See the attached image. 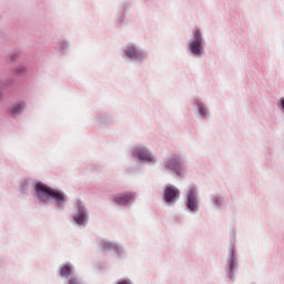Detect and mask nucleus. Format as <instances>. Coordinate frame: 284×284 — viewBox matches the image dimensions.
<instances>
[{
    "label": "nucleus",
    "mask_w": 284,
    "mask_h": 284,
    "mask_svg": "<svg viewBox=\"0 0 284 284\" xmlns=\"http://www.w3.org/2000/svg\"><path fill=\"white\" fill-rule=\"evenodd\" d=\"M34 191L37 192L38 199L42 202H45L48 199H53L58 202V205H63L65 202V195L61 191L51 189L44 183L38 182Z\"/></svg>",
    "instance_id": "obj_1"
},
{
    "label": "nucleus",
    "mask_w": 284,
    "mask_h": 284,
    "mask_svg": "<svg viewBox=\"0 0 284 284\" xmlns=\"http://www.w3.org/2000/svg\"><path fill=\"white\" fill-rule=\"evenodd\" d=\"M202 37L201 31L196 30L194 31V40L191 42V52H193L194 55H200L202 51Z\"/></svg>",
    "instance_id": "obj_2"
},
{
    "label": "nucleus",
    "mask_w": 284,
    "mask_h": 284,
    "mask_svg": "<svg viewBox=\"0 0 284 284\" xmlns=\"http://www.w3.org/2000/svg\"><path fill=\"white\" fill-rule=\"evenodd\" d=\"M180 197V191L176 187L168 186L164 191V201L168 203H173Z\"/></svg>",
    "instance_id": "obj_3"
},
{
    "label": "nucleus",
    "mask_w": 284,
    "mask_h": 284,
    "mask_svg": "<svg viewBox=\"0 0 284 284\" xmlns=\"http://www.w3.org/2000/svg\"><path fill=\"white\" fill-rule=\"evenodd\" d=\"M186 207L191 210V212H196L199 210L196 194L193 190L189 191V195L186 197Z\"/></svg>",
    "instance_id": "obj_4"
},
{
    "label": "nucleus",
    "mask_w": 284,
    "mask_h": 284,
    "mask_svg": "<svg viewBox=\"0 0 284 284\" xmlns=\"http://www.w3.org/2000/svg\"><path fill=\"white\" fill-rule=\"evenodd\" d=\"M125 57L130 58L131 60H141L143 59V53L139 52L133 45H129L125 48Z\"/></svg>",
    "instance_id": "obj_5"
},
{
    "label": "nucleus",
    "mask_w": 284,
    "mask_h": 284,
    "mask_svg": "<svg viewBox=\"0 0 284 284\" xmlns=\"http://www.w3.org/2000/svg\"><path fill=\"white\" fill-rule=\"evenodd\" d=\"M131 201H133V194L132 193L118 194L116 197H114V202L118 205H125Z\"/></svg>",
    "instance_id": "obj_6"
},
{
    "label": "nucleus",
    "mask_w": 284,
    "mask_h": 284,
    "mask_svg": "<svg viewBox=\"0 0 284 284\" xmlns=\"http://www.w3.org/2000/svg\"><path fill=\"white\" fill-rule=\"evenodd\" d=\"M24 109H26V102H19V103L13 104L10 108V113L13 116H18L19 114H21V112H23Z\"/></svg>",
    "instance_id": "obj_7"
},
{
    "label": "nucleus",
    "mask_w": 284,
    "mask_h": 284,
    "mask_svg": "<svg viewBox=\"0 0 284 284\" xmlns=\"http://www.w3.org/2000/svg\"><path fill=\"white\" fill-rule=\"evenodd\" d=\"M133 155L141 161L152 162V156L149 151H133Z\"/></svg>",
    "instance_id": "obj_8"
},
{
    "label": "nucleus",
    "mask_w": 284,
    "mask_h": 284,
    "mask_svg": "<svg viewBox=\"0 0 284 284\" xmlns=\"http://www.w3.org/2000/svg\"><path fill=\"white\" fill-rule=\"evenodd\" d=\"M84 220H85L84 210H82V209L78 210V213L74 215V222L78 225H82L84 223Z\"/></svg>",
    "instance_id": "obj_9"
},
{
    "label": "nucleus",
    "mask_w": 284,
    "mask_h": 284,
    "mask_svg": "<svg viewBox=\"0 0 284 284\" xmlns=\"http://www.w3.org/2000/svg\"><path fill=\"white\" fill-rule=\"evenodd\" d=\"M168 169L172 170L173 172L180 173V162L175 159L170 160Z\"/></svg>",
    "instance_id": "obj_10"
},
{
    "label": "nucleus",
    "mask_w": 284,
    "mask_h": 284,
    "mask_svg": "<svg viewBox=\"0 0 284 284\" xmlns=\"http://www.w3.org/2000/svg\"><path fill=\"white\" fill-rule=\"evenodd\" d=\"M61 276H63L64 278H69V276H71V267L64 265L63 268H61Z\"/></svg>",
    "instance_id": "obj_11"
},
{
    "label": "nucleus",
    "mask_w": 284,
    "mask_h": 284,
    "mask_svg": "<svg viewBox=\"0 0 284 284\" xmlns=\"http://www.w3.org/2000/svg\"><path fill=\"white\" fill-rule=\"evenodd\" d=\"M103 250H118V247L111 242H104Z\"/></svg>",
    "instance_id": "obj_12"
},
{
    "label": "nucleus",
    "mask_w": 284,
    "mask_h": 284,
    "mask_svg": "<svg viewBox=\"0 0 284 284\" xmlns=\"http://www.w3.org/2000/svg\"><path fill=\"white\" fill-rule=\"evenodd\" d=\"M69 284H79V281L74 277H71V280H69Z\"/></svg>",
    "instance_id": "obj_13"
},
{
    "label": "nucleus",
    "mask_w": 284,
    "mask_h": 284,
    "mask_svg": "<svg viewBox=\"0 0 284 284\" xmlns=\"http://www.w3.org/2000/svg\"><path fill=\"white\" fill-rule=\"evenodd\" d=\"M200 115L202 116L206 115V111L204 110V108H200Z\"/></svg>",
    "instance_id": "obj_14"
},
{
    "label": "nucleus",
    "mask_w": 284,
    "mask_h": 284,
    "mask_svg": "<svg viewBox=\"0 0 284 284\" xmlns=\"http://www.w3.org/2000/svg\"><path fill=\"white\" fill-rule=\"evenodd\" d=\"M118 284H130V282H128V281H120V282H118Z\"/></svg>",
    "instance_id": "obj_15"
},
{
    "label": "nucleus",
    "mask_w": 284,
    "mask_h": 284,
    "mask_svg": "<svg viewBox=\"0 0 284 284\" xmlns=\"http://www.w3.org/2000/svg\"><path fill=\"white\" fill-rule=\"evenodd\" d=\"M282 109L284 110V99L281 100Z\"/></svg>",
    "instance_id": "obj_16"
}]
</instances>
